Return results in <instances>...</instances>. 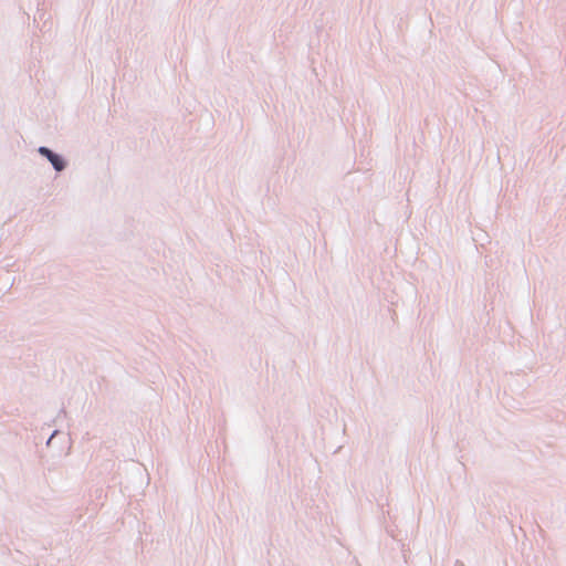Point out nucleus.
Listing matches in <instances>:
<instances>
[{
  "label": "nucleus",
  "instance_id": "nucleus-2",
  "mask_svg": "<svg viewBox=\"0 0 566 566\" xmlns=\"http://www.w3.org/2000/svg\"><path fill=\"white\" fill-rule=\"evenodd\" d=\"M39 151H40V154L44 155L46 158H48L50 155H52V154H53V153H52L49 148H46V147H41V148L39 149Z\"/></svg>",
  "mask_w": 566,
  "mask_h": 566
},
{
  "label": "nucleus",
  "instance_id": "nucleus-1",
  "mask_svg": "<svg viewBox=\"0 0 566 566\" xmlns=\"http://www.w3.org/2000/svg\"><path fill=\"white\" fill-rule=\"evenodd\" d=\"M48 159L50 160V163L53 165V167L57 170V171H61L63 168H64V161L62 160V158L60 156H57L56 154H52L48 157Z\"/></svg>",
  "mask_w": 566,
  "mask_h": 566
}]
</instances>
